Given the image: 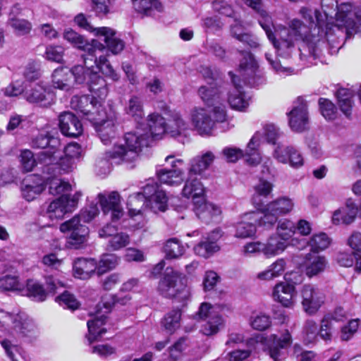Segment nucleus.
Masks as SVG:
<instances>
[{
  "instance_id": "nucleus-8",
  "label": "nucleus",
  "mask_w": 361,
  "mask_h": 361,
  "mask_svg": "<svg viewBox=\"0 0 361 361\" xmlns=\"http://www.w3.org/2000/svg\"><path fill=\"white\" fill-rule=\"evenodd\" d=\"M128 209L126 218L132 222L133 218L141 214L143 208L150 209L157 213L158 205V183L149 180L147 183L142 187V190L130 195L126 202Z\"/></svg>"
},
{
  "instance_id": "nucleus-2",
  "label": "nucleus",
  "mask_w": 361,
  "mask_h": 361,
  "mask_svg": "<svg viewBox=\"0 0 361 361\" xmlns=\"http://www.w3.org/2000/svg\"><path fill=\"white\" fill-rule=\"evenodd\" d=\"M158 120V114H151L147 117V130L144 133L137 131L128 133L125 135V144L114 145L106 152L104 157L97 161L96 166L99 168L101 173H108L113 164L133 162L138 157V153L144 147L151 146L156 135L154 127Z\"/></svg>"
},
{
  "instance_id": "nucleus-6",
  "label": "nucleus",
  "mask_w": 361,
  "mask_h": 361,
  "mask_svg": "<svg viewBox=\"0 0 361 361\" xmlns=\"http://www.w3.org/2000/svg\"><path fill=\"white\" fill-rule=\"evenodd\" d=\"M98 214L97 205L91 204L81 210L79 214L60 225V231L62 233H70L67 243L71 247L78 249L87 241L89 228L83 224L89 223Z\"/></svg>"
},
{
  "instance_id": "nucleus-10",
  "label": "nucleus",
  "mask_w": 361,
  "mask_h": 361,
  "mask_svg": "<svg viewBox=\"0 0 361 361\" xmlns=\"http://www.w3.org/2000/svg\"><path fill=\"white\" fill-rule=\"evenodd\" d=\"M39 162L43 164L42 173L47 176L44 179L56 178L63 173L73 171L75 161L71 158L62 156V150L59 147L57 150H44L39 154Z\"/></svg>"
},
{
  "instance_id": "nucleus-28",
  "label": "nucleus",
  "mask_w": 361,
  "mask_h": 361,
  "mask_svg": "<svg viewBox=\"0 0 361 361\" xmlns=\"http://www.w3.org/2000/svg\"><path fill=\"white\" fill-rule=\"evenodd\" d=\"M59 126L61 133L68 137H77L82 133L79 119L70 111H64L59 116Z\"/></svg>"
},
{
  "instance_id": "nucleus-45",
  "label": "nucleus",
  "mask_w": 361,
  "mask_h": 361,
  "mask_svg": "<svg viewBox=\"0 0 361 361\" xmlns=\"http://www.w3.org/2000/svg\"><path fill=\"white\" fill-rule=\"evenodd\" d=\"M106 319V316L102 314L97 315L93 319L87 322L88 335L87 338L90 343L99 339L106 333V329L102 328L105 324Z\"/></svg>"
},
{
  "instance_id": "nucleus-49",
  "label": "nucleus",
  "mask_w": 361,
  "mask_h": 361,
  "mask_svg": "<svg viewBox=\"0 0 361 361\" xmlns=\"http://www.w3.org/2000/svg\"><path fill=\"white\" fill-rule=\"evenodd\" d=\"M224 326V319L219 315L214 314L206 319V322L202 325L200 331L205 336L216 334Z\"/></svg>"
},
{
  "instance_id": "nucleus-25",
  "label": "nucleus",
  "mask_w": 361,
  "mask_h": 361,
  "mask_svg": "<svg viewBox=\"0 0 361 361\" xmlns=\"http://www.w3.org/2000/svg\"><path fill=\"white\" fill-rule=\"evenodd\" d=\"M296 288L288 283L281 281L273 288L271 296L275 302H277L286 308H293L296 302Z\"/></svg>"
},
{
  "instance_id": "nucleus-61",
  "label": "nucleus",
  "mask_w": 361,
  "mask_h": 361,
  "mask_svg": "<svg viewBox=\"0 0 361 361\" xmlns=\"http://www.w3.org/2000/svg\"><path fill=\"white\" fill-rule=\"evenodd\" d=\"M273 184L264 178H259L258 182L254 185L253 200L257 202L256 198L258 197H267L273 190Z\"/></svg>"
},
{
  "instance_id": "nucleus-23",
  "label": "nucleus",
  "mask_w": 361,
  "mask_h": 361,
  "mask_svg": "<svg viewBox=\"0 0 361 361\" xmlns=\"http://www.w3.org/2000/svg\"><path fill=\"white\" fill-rule=\"evenodd\" d=\"M201 101L207 108H214L218 105H225V99L222 95V90L215 80L208 81L200 85L197 91Z\"/></svg>"
},
{
  "instance_id": "nucleus-24",
  "label": "nucleus",
  "mask_w": 361,
  "mask_h": 361,
  "mask_svg": "<svg viewBox=\"0 0 361 361\" xmlns=\"http://www.w3.org/2000/svg\"><path fill=\"white\" fill-rule=\"evenodd\" d=\"M338 20L344 22L350 37L359 32L361 34V7L355 4H343L340 8Z\"/></svg>"
},
{
  "instance_id": "nucleus-43",
  "label": "nucleus",
  "mask_w": 361,
  "mask_h": 361,
  "mask_svg": "<svg viewBox=\"0 0 361 361\" xmlns=\"http://www.w3.org/2000/svg\"><path fill=\"white\" fill-rule=\"evenodd\" d=\"M286 262L284 259H276L265 270L259 272L257 274V279L260 281H271L281 276L286 269Z\"/></svg>"
},
{
  "instance_id": "nucleus-42",
  "label": "nucleus",
  "mask_w": 361,
  "mask_h": 361,
  "mask_svg": "<svg viewBox=\"0 0 361 361\" xmlns=\"http://www.w3.org/2000/svg\"><path fill=\"white\" fill-rule=\"evenodd\" d=\"M294 200L288 196H281L267 204V211L278 216L290 214L294 209Z\"/></svg>"
},
{
  "instance_id": "nucleus-26",
  "label": "nucleus",
  "mask_w": 361,
  "mask_h": 361,
  "mask_svg": "<svg viewBox=\"0 0 361 361\" xmlns=\"http://www.w3.org/2000/svg\"><path fill=\"white\" fill-rule=\"evenodd\" d=\"M44 189V180L36 174L27 176L21 183L22 196L28 202L36 199Z\"/></svg>"
},
{
  "instance_id": "nucleus-36",
  "label": "nucleus",
  "mask_w": 361,
  "mask_h": 361,
  "mask_svg": "<svg viewBox=\"0 0 361 361\" xmlns=\"http://www.w3.org/2000/svg\"><path fill=\"white\" fill-rule=\"evenodd\" d=\"M215 155L211 151H207L193 157L190 161L188 174L190 176H201L215 159Z\"/></svg>"
},
{
  "instance_id": "nucleus-34",
  "label": "nucleus",
  "mask_w": 361,
  "mask_h": 361,
  "mask_svg": "<svg viewBox=\"0 0 361 361\" xmlns=\"http://www.w3.org/2000/svg\"><path fill=\"white\" fill-rule=\"evenodd\" d=\"M63 38L71 43L74 47L83 51L85 52L84 54L90 53L92 54L97 47H102V43L98 40L92 39L89 42L82 35L71 29L64 31Z\"/></svg>"
},
{
  "instance_id": "nucleus-11",
  "label": "nucleus",
  "mask_w": 361,
  "mask_h": 361,
  "mask_svg": "<svg viewBox=\"0 0 361 361\" xmlns=\"http://www.w3.org/2000/svg\"><path fill=\"white\" fill-rule=\"evenodd\" d=\"M242 1L258 15L259 25L279 54L282 55L286 52L288 53V47L283 45L284 39L276 34V30L279 27L284 26L281 25H274L271 17L264 8L262 0H242Z\"/></svg>"
},
{
  "instance_id": "nucleus-12",
  "label": "nucleus",
  "mask_w": 361,
  "mask_h": 361,
  "mask_svg": "<svg viewBox=\"0 0 361 361\" xmlns=\"http://www.w3.org/2000/svg\"><path fill=\"white\" fill-rule=\"evenodd\" d=\"M92 68L93 65L88 61L87 65L85 63V66H74L70 70L76 83L87 84L92 93H94L100 99H104L108 94L106 81Z\"/></svg>"
},
{
  "instance_id": "nucleus-52",
  "label": "nucleus",
  "mask_w": 361,
  "mask_h": 361,
  "mask_svg": "<svg viewBox=\"0 0 361 361\" xmlns=\"http://www.w3.org/2000/svg\"><path fill=\"white\" fill-rule=\"evenodd\" d=\"M295 233V224L288 219H282L278 222L276 235L287 243Z\"/></svg>"
},
{
  "instance_id": "nucleus-7",
  "label": "nucleus",
  "mask_w": 361,
  "mask_h": 361,
  "mask_svg": "<svg viewBox=\"0 0 361 361\" xmlns=\"http://www.w3.org/2000/svg\"><path fill=\"white\" fill-rule=\"evenodd\" d=\"M159 293L184 304L190 298L187 278L171 267H167L159 280Z\"/></svg>"
},
{
  "instance_id": "nucleus-1",
  "label": "nucleus",
  "mask_w": 361,
  "mask_h": 361,
  "mask_svg": "<svg viewBox=\"0 0 361 361\" xmlns=\"http://www.w3.org/2000/svg\"><path fill=\"white\" fill-rule=\"evenodd\" d=\"M353 4L351 2L338 4L336 0H322V11L302 7L299 14L305 21L293 18L288 23V27H279L276 34L283 39V46L288 50L294 47L295 42L303 43L300 48L301 57L315 59L322 51L330 47L337 48L340 42L350 37L344 22L338 20L341 5Z\"/></svg>"
},
{
  "instance_id": "nucleus-17",
  "label": "nucleus",
  "mask_w": 361,
  "mask_h": 361,
  "mask_svg": "<svg viewBox=\"0 0 361 361\" xmlns=\"http://www.w3.org/2000/svg\"><path fill=\"white\" fill-rule=\"evenodd\" d=\"M301 304L308 314H314L324 305L326 299L324 292L312 284H305L300 290Z\"/></svg>"
},
{
  "instance_id": "nucleus-59",
  "label": "nucleus",
  "mask_w": 361,
  "mask_h": 361,
  "mask_svg": "<svg viewBox=\"0 0 361 361\" xmlns=\"http://www.w3.org/2000/svg\"><path fill=\"white\" fill-rule=\"evenodd\" d=\"M262 134L260 139V144L262 143V139L264 137L268 143L275 145L278 139L281 137L282 133L274 124H267L264 126L263 130L257 131Z\"/></svg>"
},
{
  "instance_id": "nucleus-27",
  "label": "nucleus",
  "mask_w": 361,
  "mask_h": 361,
  "mask_svg": "<svg viewBox=\"0 0 361 361\" xmlns=\"http://www.w3.org/2000/svg\"><path fill=\"white\" fill-rule=\"evenodd\" d=\"M104 49L105 46L102 44V47H97L92 54L90 53L83 54L82 58L84 63L87 65L88 61H90L91 63L96 65L97 69L101 71L104 75L111 78L113 80H116L117 75L106 56L99 55V57H97V53L103 51Z\"/></svg>"
},
{
  "instance_id": "nucleus-3",
  "label": "nucleus",
  "mask_w": 361,
  "mask_h": 361,
  "mask_svg": "<svg viewBox=\"0 0 361 361\" xmlns=\"http://www.w3.org/2000/svg\"><path fill=\"white\" fill-rule=\"evenodd\" d=\"M239 54L241 59L237 69L238 75L229 72L233 86L228 94V102L233 109L245 111L250 104V97L243 91V85H254L252 80L256 75L258 64L250 51H240Z\"/></svg>"
},
{
  "instance_id": "nucleus-46",
  "label": "nucleus",
  "mask_w": 361,
  "mask_h": 361,
  "mask_svg": "<svg viewBox=\"0 0 361 361\" xmlns=\"http://www.w3.org/2000/svg\"><path fill=\"white\" fill-rule=\"evenodd\" d=\"M162 251L165 259H177L183 255L185 248L180 240L172 238L164 243Z\"/></svg>"
},
{
  "instance_id": "nucleus-64",
  "label": "nucleus",
  "mask_w": 361,
  "mask_h": 361,
  "mask_svg": "<svg viewBox=\"0 0 361 361\" xmlns=\"http://www.w3.org/2000/svg\"><path fill=\"white\" fill-rule=\"evenodd\" d=\"M130 243V237L128 234L123 232H117L109 240L108 246L111 250H118L125 247Z\"/></svg>"
},
{
  "instance_id": "nucleus-33",
  "label": "nucleus",
  "mask_w": 361,
  "mask_h": 361,
  "mask_svg": "<svg viewBox=\"0 0 361 361\" xmlns=\"http://www.w3.org/2000/svg\"><path fill=\"white\" fill-rule=\"evenodd\" d=\"M260 218L258 214L245 213L241 216V220L235 226L236 238H251L256 233V221Z\"/></svg>"
},
{
  "instance_id": "nucleus-38",
  "label": "nucleus",
  "mask_w": 361,
  "mask_h": 361,
  "mask_svg": "<svg viewBox=\"0 0 361 361\" xmlns=\"http://www.w3.org/2000/svg\"><path fill=\"white\" fill-rule=\"evenodd\" d=\"M115 32L107 27H97L95 35L103 37V41L106 43V47L113 54H119L125 47V43L121 39L115 36Z\"/></svg>"
},
{
  "instance_id": "nucleus-35",
  "label": "nucleus",
  "mask_w": 361,
  "mask_h": 361,
  "mask_svg": "<svg viewBox=\"0 0 361 361\" xmlns=\"http://www.w3.org/2000/svg\"><path fill=\"white\" fill-rule=\"evenodd\" d=\"M205 188L202 182L196 177L190 176L185 180L182 195L186 198H191L195 205V202H201L204 199Z\"/></svg>"
},
{
  "instance_id": "nucleus-50",
  "label": "nucleus",
  "mask_w": 361,
  "mask_h": 361,
  "mask_svg": "<svg viewBox=\"0 0 361 361\" xmlns=\"http://www.w3.org/2000/svg\"><path fill=\"white\" fill-rule=\"evenodd\" d=\"M319 335L317 324L312 319H308L304 324L302 330V341L306 345L314 344L317 342Z\"/></svg>"
},
{
  "instance_id": "nucleus-32",
  "label": "nucleus",
  "mask_w": 361,
  "mask_h": 361,
  "mask_svg": "<svg viewBox=\"0 0 361 361\" xmlns=\"http://www.w3.org/2000/svg\"><path fill=\"white\" fill-rule=\"evenodd\" d=\"M234 23L231 25V32L233 37L252 49H259L261 44L258 38L246 31L242 21L235 16Z\"/></svg>"
},
{
  "instance_id": "nucleus-51",
  "label": "nucleus",
  "mask_w": 361,
  "mask_h": 361,
  "mask_svg": "<svg viewBox=\"0 0 361 361\" xmlns=\"http://www.w3.org/2000/svg\"><path fill=\"white\" fill-rule=\"evenodd\" d=\"M265 58L271 69L280 76L286 77L296 73L295 69L282 66L276 56L267 52Z\"/></svg>"
},
{
  "instance_id": "nucleus-57",
  "label": "nucleus",
  "mask_w": 361,
  "mask_h": 361,
  "mask_svg": "<svg viewBox=\"0 0 361 361\" xmlns=\"http://www.w3.org/2000/svg\"><path fill=\"white\" fill-rule=\"evenodd\" d=\"M250 326L257 331H265L271 325V317L264 313H259L251 317Z\"/></svg>"
},
{
  "instance_id": "nucleus-56",
  "label": "nucleus",
  "mask_w": 361,
  "mask_h": 361,
  "mask_svg": "<svg viewBox=\"0 0 361 361\" xmlns=\"http://www.w3.org/2000/svg\"><path fill=\"white\" fill-rule=\"evenodd\" d=\"M252 214H258L260 218L256 221V226H264L266 228L271 227L278 220L279 216L274 212L267 211V204L262 212H251Z\"/></svg>"
},
{
  "instance_id": "nucleus-47",
  "label": "nucleus",
  "mask_w": 361,
  "mask_h": 361,
  "mask_svg": "<svg viewBox=\"0 0 361 361\" xmlns=\"http://www.w3.org/2000/svg\"><path fill=\"white\" fill-rule=\"evenodd\" d=\"M34 148L46 149L45 150H57L61 147L60 140L57 137H50L47 134H39L32 140Z\"/></svg>"
},
{
  "instance_id": "nucleus-54",
  "label": "nucleus",
  "mask_w": 361,
  "mask_h": 361,
  "mask_svg": "<svg viewBox=\"0 0 361 361\" xmlns=\"http://www.w3.org/2000/svg\"><path fill=\"white\" fill-rule=\"evenodd\" d=\"M118 264V257L114 254H104L97 262V274L102 275L113 269Z\"/></svg>"
},
{
  "instance_id": "nucleus-22",
  "label": "nucleus",
  "mask_w": 361,
  "mask_h": 361,
  "mask_svg": "<svg viewBox=\"0 0 361 361\" xmlns=\"http://www.w3.org/2000/svg\"><path fill=\"white\" fill-rule=\"evenodd\" d=\"M288 125L290 129L297 133H302L308 128L309 116L307 105L302 99H298L288 113Z\"/></svg>"
},
{
  "instance_id": "nucleus-60",
  "label": "nucleus",
  "mask_w": 361,
  "mask_h": 361,
  "mask_svg": "<svg viewBox=\"0 0 361 361\" xmlns=\"http://www.w3.org/2000/svg\"><path fill=\"white\" fill-rule=\"evenodd\" d=\"M55 300L63 308H68L71 310H75L80 306V302L75 295L67 290L57 296Z\"/></svg>"
},
{
  "instance_id": "nucleus-44",
  "label": "nucleus",
  "mask_w": 361,
  "mask_h": 361,
  "mask_svg": "<svg viewBox=\"0 0 361 361\" xmlns=\"http://www.w3.org/2000/svg\"><path fill=\"white\" fill-rule=\"evenodd\" d=\"M288 245V243L274 234L263 243L264 255L268 258L274 257L282 253Z\"/></svg>"
},
{
  "instance_id": "nucleus-39",
  "label": "nucleus",
  "mask_w": 361,
  "mask_h": 361,
  "mask_svg": "<svg viewBox=\"0 0 361 361\" xmlns=\"http://www.w3.org/2000/svg\"><path fill=\"white\" fill-rule=\"evenodd\" d=\"M97 262L92 258H78L73 262V273L76 278L87 279L97 273Z\"/></svg>"
},
{
  "instance_id": "nucleus-15",
  "label": "nucleus",
  "mask_w": 361,
  "mask_h": 361,
  "mask_svg": "<svg viewBox=\"0 0 361 361\" xmlns=\"http://www.w3.org/2000/svg\"><path fill=\"white\" fill-rule=\"evenodd\" d=\"M23 97L28 103L41 107H49L55 100V94L51 87L43 81L26 87Z\"/></svg>"
},
{
  "instance_id": "nucleus-58",
  "label": "nucleus",
  "mask_w": 361,
  "mask_h": 361,
  "mask_svg": "<svg viewBox=\"0 0 361 361\" xmlns=\"http://www.w3.org/2000/svg\"><path fill=\"white\" fill-rule=\"evenodd\" d=\"M135 10L145 16H151L157 9L158 0H132Z\"/></svg>"
},
{
  "instance_id": "nucleus-20",
  "label": "nucleus",
  "mask_w": 361,
  "mask_h": 361,
  "mask_svg": "<svg viewBox=\"0 0 361 361\" xmlns=\"http://www.w3.org/2000/svg\"><path fill=\"white\" fill-rule=\"evenodd\" d=\"M81 195V192H78L71 197L68 195H62L53 200L47 209L49 218L52 220L61 219L66 213L72 212L76 207Z\"/></svg>"
},
{
  "instance_id": "nucleus-41",
  "label": "nucleus",
  "mask_w": 361,
  "mask_h": 361,
  "mask_svg": "<svg viewBox=\"0 0 361 361\" xmlns=\"http://www.w3.org/2000/svg\"><path fill=\"white\" fill-rule=\"evenodd\" d=\"M51 82L55 89L71 90L73 86L71 70L65 67L56 68L51 75Z\"/></svg>"
},
{
  "instance_id": "nucleus-55",
  "label": "nucleus",
  "mask_w": 361,
  "mask_h": 361,
  "mask_svg": "<svg viewBox=\"0 0 361 361\" xmlns=\"http://www.w3.org/2000/svg\"><path fill=\"white\" fill-rule=\"evenodd\" d=\"M130 300V298L125 296L122 298H118L116 295H106L102 299V301L97 305V307L99 310L97 312L99 314V311H101L102 308H104V313H108L111 311L113 306L119 303L121 305H126L128 301Z\"/></svg>"
},
{
  "instance_id": "nucleus-21",
  "label": "nucleus",
  "mask_w": 361,
  "mask_h": 361,
  "mask_svg": "<svg viewBox=\"0 0 361 361\" xmlns=\"http://www.w3.org/2000/svg\"><path fill=\"white\" fill-rule=\"evenodd\" d=\"M47 289L39 282L34 280H28L27 282V295L37 302L44 301L48 293L55 294L59 288L63 287V284L58 279H54L52 276L45 278Z\"/></svg>"
},
{
  "instance_id": "nucleus-48",
  "label": "nucleus",
  "mask_w": 361,
  "mask_h": 361,
  "mask_svg": "<svg viewBox=\"0 0 361 361\" xmlns=\"http://www.w3.org/2000/svg\"><path fill=\"white\" fill-rule=\"evenodd\" d=\"M195 209L197 216L202 219L217 216L221 212L220 207L206 202L205 199L201 202H195Z\"/></svg>"
},
{
  "instance_id": "nucleus-31",
  "label": "nucleus",
  "mask_w": 361,
  "mask_h": 361,
  "mask_svg": "<svg viewBox=\"0 0 361 361\" xmlns=\"http://www.w3.org/2000/svg\"><path fill=\"white\" fill-rule=\"evenodd\" d=\"M10 326L23 336H32L37 332L35 322L24 312L15 313Z\"/></svg>"
},
{
  "instance_id": "nucleus-4",
  "label": "nucleus",
  "mask_w": 361,
  "mask_h": 361,
  "mask_svg": "<svg viewBox=\"0 0 361 361\" xmlns=\"http://www.w3.org/2000/svg\"><path fill=\"white\" fill-rule=\"evenodd\" d=\"M97 198L104 215L109 216L111 223L107 224L99 231L101 238H111L118 232L117 223L123 228H135L134 223L128 221L126 218V214L121 206V197L116 191H112L107 194L99 193Z\"/></svg>"
},
{
  "instance_id": "nucleus-13",
  "label": "nucleus",
  "mask_w": 361,
  "mask_h": 361,
  "mask_svg": "<svg viewBox=\"0 0 361 361\" xmlns=\"http://www.w3.org/2000/svg\"><path fill=\"white\" fill-rule=\"evenodd\" d=\"M262 134L255 133L250 140L245 151L235 147H226L222 150V154L227 162H236L239 159L244 158L250 166H257L261 160L259 152Z\"/></svg>"
},
{
  "instance_id": "nucleus-29",
  "label": "nucleus",
  "mask_w": 361,
  "mask_h": 361,
  "mask_svg": "<svg viewBox=\"0 0 361 361\" xmlns=\"http://www.w3.org/2000/svg\"><path fill=\"white\" fill-rule=\"evenodd\" d=\"M221 236V231L220 229L214 230L194 247L195 254L204 258L211 257L219 250L217 240Z\"/></svg>"
},
{
  "instance_id": "nucleus-63",
  "label": "nucleus",
  "mask_w": 361,
  "mask_h": 361,
  "mask_svg": "<svg viewBox=\"0 0 361 361\" xmlns=\"http://www.w3.org/2000/svg\"><path fill=\"white\" fill-rule=\"evenodd\" d=\"M19 161L23 170L25 172L32 171L37 165L34 154L30 149L20 151Z\"/></svg>"
},
{
  "instance_id": "nucleus-16",
  "label": "nucleus",
  "mask_w": 361,
  "mask_h": 361,
  "mask_svg": "<svg viewBox=\"0 0 361 361\" xmlns=\"http://www.w3.org/2000/svg\"><path fill=\"white\" fill-rule=\"evenodd\" d=\"M103 100L100 99L94 93L90 95H75L71 100V105L73 109L82 113L91 122L95 121L97 116H101Z\"/></svg>"
},
{
  "instance_id": "nucleus-62",
  "label": "nucleus",
  "mask_w": 361,
  "mask_h": 361,
  "mask_svg": "<svg viewBox=\"0 0 361 361\" xmlns=\"http://www.w3.org/2000/svg\"><path fill=\"white\" fill-rule=\"evenodd\" d=\"M319 106L322 115L326 120H334L336 116L337 109L336 106L329 99L320 98Z\"/></svg>"
},
{
  "instance_id": "nucleus-18",
  "label": "nucleus",
  "mask_w": 361,
  "mask_h": 361,
  "mask_svg": "<svg viewBox=\"0 0 361 361\" xmlns=\"http://www.w3.org/2000/svg\"><path fill=\"white\" fill-rule=\"evenodd\" d=\"M165 161L171 168L159 169V184H166L170 186L180 185L183 180L184 171L180 166L183 165V160L176 159L173 155H169L166 157Z\"/></svg>"
},
{
  "instance_id": "nucleus-53",
  "label": "nucleus",
  "mask_w": 361,
  "mask_h": 361,
  "mask_svg": "<svg viewBox=\"0 0 361 361\" xmlns=\"http://www.w3.org/2000/svg\"><path fill=\"white\" fill-rule=\"evenodd\" d=\"M125 111L128 116L133 117L135 121L142 118L143 109L140 99L137 96H132L125 106Z\"/></svg>"
},
{
  "instance_id": "nucleus-14",
  "label": "nucleus",
  "mask_w": 361,
  "mask_h": 361,
  "mask_svg": "<svg viewBox=\"0 0 361 361\" xmlns=\"http://www.w3.org/2000/svg\"><path fill=\"white\" fill-rule=\"evenodd\" d=\"M159 135H168L176 137L188 129V124L180 118L179 114L172 112L165 104L159 101Z\"/></svg>"
},
{
  "instance_id": "nucleus-9",
  "label": "nucleus",
  "mask_w": 361,
  "mask_h": 361,
  "mask_svg": "<svg viewBox=\"0 0 361 361\" xmlns=\"http://www.w3.org/2000/svg\"><path fill=\"white\" fill-rule=\"evenodd\" d=\"M191 123L195 130L201 135H209L218 123L226 121L225 105L214 108L194 107L190 114Z\"/></svg>"
},
{
  "instance_id": "nucleus-30",
  "label": "nucleus",
  "mask_w": 361,
  "mask_h": 361,
  "mask_svg": "<svg viewBox=\"0 0 361 361\" xmlns=\"http://www.w3.org/2000/svg\"><path fill=\"white\" fill-rule=\"evenodd\" d=\"M330 243L331 239L325 233L314 234L308 240L305 239L298 240L296 238L292 240V244L299 249H303L308 245L312 253H318L324 250L329 246Z\"/></svg>"
},
{
  "instance_id": "nucleus-37",
  "label": "nucleus",
  "mask_w": 361,
  "mask_h": 361,
  "mask_svg": "<svg viewBox=\"0 0 361 361\" xmlns=\"http://www.w3.org/2000/svg\"><path fill=\"white\" fill-rule=\"evenodd\" d=\"M91 123L94 126L95 130L104 145H109L111 140L116 137L115 123L113 119H102L100 116H97L95 121Z\"/></svg>"
},
{
  "instance_id": "nucleus-5",
  "label": "nucleus",
  "mask_w": 361,
  "mask_h": 361,
  "mask_svg": "<svg viewBox=\"0 0 361 361\" xmlns=\"http://www.w3.org/2000/svg\"><path fill=\"white\" fill-rule=\"evenodd\" d=\"M292 344V336L288 330L269 336L256 334L247 341V345L254 349L262 348L267 351L274 361H285L288 349Z\"/></svg>"
},
{
  "instance_id": "nucleus-40",
  "label": "nucleus",
  "mask_w": 361,
  "mask_h": 361,
  "mask_svg": "<svg viewBox=\"0 0 361 361\" xmlns=\"http://www.w3.org/2000/svg\"><path fill=\"white\" fill-rule=\"evenodd\" d=\"M326 266V260L324 257L308 253L304 261V267L306 275L311 278L324 271Z\"/></svg>"
},
{
  "instance_id": "nucleus-19",
  "label": "nucleus",
  "mask_w": 361,
  "mask_h": 361,
  "mask_svg": "<svg viewBox=\"0 0 361 361\" xmlns=\"http://www.w3.org/2000/svg\"><path fill=\"white\" fill-rule=\"evenodd\" d=\"M273 157L278 162L288 164L294 169H301L305 164L302 152L293 145H278L273 152Z\"/></svg>"
}]
</instances>
